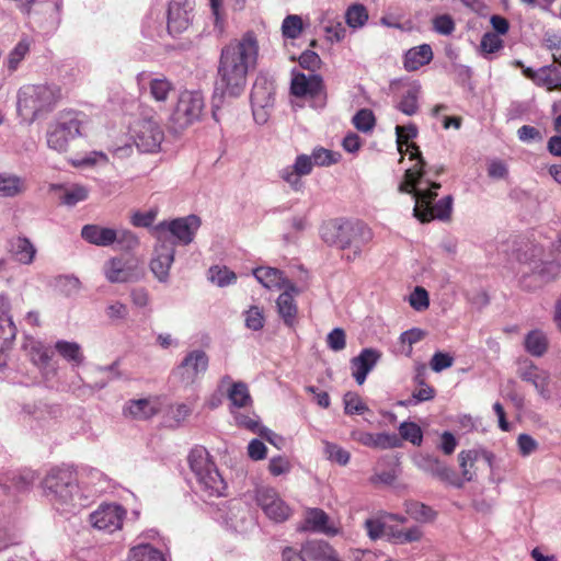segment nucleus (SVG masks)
<instances>
[{"instance_id": "1", "label": "nucleus", "mask_w": 561, "mask_h": 561, "mask_svg": "<svg viewBox=\"0 0 561 561\" xmlns=\"http://www.w3.org/2000/svg\"><path fill=\"white\" fill-rule=\"evenodd\" d=\"M409 153L410 160H416V163L405 170L404 179L399 185V192L410 194L415 201L413 216L422 224L433 220L449 221L453 214L454 198L447 195L434 204L437 197V190L440 183L428 182L430 187L426 190L417 188V184L425 175L426 161L422 157L420 147L411 142L403 149V154Z\"/></svg>"}, {"instance_id": "2", "label": "nucleus", "mask_w": 561, "mask_h": 561, "mask_svg": "<svg viewBox=\"0 0 561 561\" xmlns=\"http://www.w3.org/2000/svg\"><path fill=\"white\" fill-rule=\"evenodd\" d=\"M259 42L249 31L221 48L217 67L216 91L222 96H239L247 85L250 70L256 67Z\"/></svg>"}, {"instance_id": "3", "label": "nucleus", "mask_w": 561, "mask_h": 561, "mask_svg": "<svg viewBox=\"0 0 561 561\" xmlns=\"http://www.w3.org/2000/svg\"><path fill=\"white\" fill-rule=\"evenodd\" d=\"M322 240L331 247L346 251L345 259L353 262L360 257L374 239L371 228L363 221L332 219L320 229Z\"/></svg>"}, {"instance_id": "4", "label": "nucleus", "mask_w": 561, "mask_h": 561, "mask_svg": "<svg viewBox=\"0 0 561 561\" xmlns=\"http://www.w3.org/2000/svg\"><path fill=\"white\" fill-rule=\"evenodd\" d=\"M187 460L196 478L198 490L204 496L219 497L225 495L227 484L205 448L196 447L192 449Z\"/></svg>"}, {"instance_id": "5", "label": "nucleus", "mask_w": 561, "mask_h": 561, "mask_svg": "<svg viewBox=\"0 0 561 561\" xmlns=\"http://www.w3.org/2000/svg\"><path fill=\"white\" fill-rule=\"evenodd\" d=\"M90 118L82 112H67L53 124L46 135L47 146L58 152H66L77 137L87 136Z\"/></svg>"}, {"instance_id": "6", "label": "nucleus", "mask_w": 561, "mask_h": 561, "mask_svg": "<svg viewBox=\"0 0 561 561\" xmlns=\"http://www.w3.org/2000/svg\"><path fill=\"white\" fill-rule=\"evenodd\" d=\"M340 158L341 154L339 152L318 147L313 149L311 156H297L293 165H288L279 171V176L297 192L304 185L301 178L309 175L312 172L313 165L330 167L337 163Z\"/></svg>"}, {"instance_id": "7", "label": "nucleus", "mask_w": 561, "mask_h": 561, "mask_svg": "<svg viewBox=\"0 0 561 561\" xmlns=\"http://www.w3.org/2000/svg\"><path fill=\"white\" fill-rule=\"evenodd\" d=\"M43 488L49 501L58 506H75L79 497L78 479L68 468H54L43 480Z\"/></svg>"}, {"instance_id": "8", "label": "nucleus", "mask_w": 561, "mask_h": 561, "mask_svg": "<svg viewBox=\"0 0 561 561\" xmlns=\"http://www.w3.org/2000/svg\"><path fill=\"white\" fill-rule=\"evenodd\" d=\"M61 98L60 89L48 84H28L20 89L18 108L33 118L51 111Z\"/></svg>"}, {"instance_id": "9", "label": "nucleus", "mask_w": 561, "mask_h": 561, "mask_svg": "<svg viewBox=\"0 0 561 561\" xmlns=\"http://www.w3.org/2000/svg\"><path fill=\"white\" fill-rule=\"evenodd\" d=\"M205 100L201 92L184 90L179 94L170 122L175 130H184L201 121Z\"/></svg>"}, {"instance_id": "10", "label": "nucleus", "mask_w": 561, "mask_h": 561, "mask_svg": "<svg viewBox=\"0 0 561 561\" xmlns=\"http://www.w3.org/2000/svg\"><path fill=\"white\" fill-rule=\"evenodd\" d=\"M201 226L197 216L191 215L183 218H176L171 221H162L153 228L157 241L174 242L188 244L193 241L196 230Z\"/></svg>"}, {"instance_id": "11", "label": "nucleus", "mask_w": 561, "mask_h": 561, "mask_svg": "<svg viewBox=\"0 0 561 561\" xmlns=\"http://www.w3.org/2000/svg\"><path fill=\"white\" fill-rule=\"evenodd\" d=\"M134 144L141 152H156L164 138L163 130L154 116L141 117L131 127Z\"/></svg>"}, {"instance_id": "12", "label": "nucleus", "mask_w": 561, "mask_h": 561, "mask_svg": "<svg viewBox=\"0 0 561 561\" xmlns=\"http://www.w3.org/2000/svg\"><path fill=\"white\" fill-rule=\"evenodd\" d=\"M126 510L118 504H102L90 514L91 525L102 531L112 534L122 529Z\"/></svg>"}, {"instance_id": "13", "label": "nucleus", "mask_w": 561, "mask_h": 561, "mask_svg": "<svg viewBox=\"0 0 561 561\" xmlns=\"http://www.w3.org/2000/svg\"><path fill=\"white\" fill-rule=\"evenodd\" d=\"M208 355L201 350L190 352L176 369L181 382L193 385L208 368Z\"/></svg>"}, {"instance_id": "14", "label": "nucleus", "mask_w": 561, "mask_h": 561, "mask_svg": "<svg viewBox=\"0 0 561 561\" xmlns=\"http://www.w3.org/2000/svg\"><path fill=\"white\" fill-rule=\"evenodd\" d=\"M324 83L320 75L293 73L290 93L296 98L317 99L324 94Z\"/></svg>"}, {"instance_id": "15", "label": "nucleus", "mask_w": 561, "mask_h": 561, "mask_svg": "<svg viewBox=\"0 0 561 561\" xmlns=\"http://www.w3.org/2000/svg\"><path fill=\"white\" fill-rule=\"evenodd\" d=\"M192 10V0H170L168 9V31L170 34H181L188 28Z\"/></svg>"}, {"instance_id": "16", "label": "nucleus", "mask_w": 561, "mask_h": 561, "mask_svg": "<svg viewBox=\"0 0 561 561\" xmlns=\"http://www.w3.org/2000/svg\"><path fill=\"white\" fill-rule=\"evenodd\" d=\"M137 83L140 89L148 85L150 96L156 102H167L171 92L174 91L173 83L164 76L152 78L150 73L142 71L137 76Z\"/></svg>"}, {"instance_id": "17", "label": "nucleus", "mask_w": 561, "mask_h": 561, "mask_svg": "<svg viewBox=\"0 0 561 561\" xmlns=\"http://www.w3.org/2000/svg\"><path fill=\"white\" fill-rule=\"evenodd\" d=\"M174 242L158 241L154 255L150 262V268L160 280L164 279L169 274V270L174 261Z\"/></svg>"}, {"instance_id": "18", "label": "nucleus", "mask_w": 561, "mask_h": 561, "mask_svg": "<svg viewBox=\"0 0 561 561\" xmlns=\"http://www.w3.org/2000/svg\"><path fill=\"white\" fill-rule=\"evenodd\" d=\"M283 289L284 291L276 300L277 311L284 323L293 328L296 323L298 313L295 296L299 294V289L293 283H288V286Z\"/></svg>"}, {"instance_id": "19", "label": "nucleus", "mask_w": 561, "mask_h": 561, "mask_svg": "<svg viewBox=\"0 0 561 561\" xmlns=\"http://www.w3.org/2000/svg\"><path fill=\"white\" fill-rule=\"evenodd\" d=\"M517 374L523 381L531 383L540 396L548 397L549 374L547 371L540 369L531 360H524L519 365Z\"/></svg>"}, {"instance_id": "20", "label": "nucleus", "mask_w": 561, "mask_h": 561, "mask_svg": "<svg viewBox=\"0 0 561 561\" xmlns=\"http://www.w3.org/2000/svg\"><path fill=\"white\" fill-rule=\"evenodd\" d=\"M381 353L375 348H364L358 356L351 360L352 375L358 385H363L367 375L376 366Z\"/></svg>"}, {"instance_id": "21", "label": "nucleus", "mask_w": 561, "mask_h": 561, "mask_svg": "<svg viewBox=\"0 0 561 561\" xmlns=\"http://www.w3.org/2000/svg\"><path fill=\"white\" fill-rule=\"evenodd\" d=\"M10 309L9 299L5 296H0V351L9 347L18 334Z\"/></svg>"}, {"instance_id": "22", "label": "nucleus", "mask_w": 561, "mask_h": 561, "mask_svg": "<svg viewBox=\"0 0 561 561\" xmlns=\"http://www.w3.org/2000/svg\"><path fill=\"white\" fill-rule=\"evenodd\" d=\"M424 470L444 483L456 488H462V481L455 470L439 460L437 457L425 458Z\"/></svg>"}, {"instance_id": "23", "label": "nucleus", "mask_w": 561, "mask_h": 561, "mask_svg": "<svg viewBox=\"0 0 561 561\" xmlns=\"http://www.w3.org/2000/svg\"><path fill=\"white\" fill-rule=\"evenodd\" d=\"M301 552L310 561H342L336 550L323 540L307 541Z\"/></svg>"}, {"instance_id": "24", "label": "nucleus", "mask_w": 561, "mask_h": 561, "mask_svg": "<svg viewBox=\"0 0 561 561\" xmlns=\"http://www.w3.org/2000/svg\"><path fill=\"white\" fill-rule=\"evenodd\" d=\"M253 114L256 116V110L266 108L274 103V88L266 79H256L250 94Z\"/></svg>"}, {"instance_id": "25", "label": "nucleus", "mask_w": 561, "mask_h": 561, "mask_svg": "<svg viewBox=\"0 0 561 561\" xmlns=\"http://www.w3.org/2000/svg\"><path fill=\"white\" fill-rule=\"evenodd\" d=\"M81 237L87 242L98 247H111L115 244V229L99 225H85L81 229Z\"/></svg>"}, {"instance_id": "26", "label": "nucleus", "mask_w": 561, "mask_h": 561, "mask_svg": "<svg viewBox=\"0 0 561 561\" xmlns=\"http://www.w3.org/2000/svg\"><path fill=\"white\" fill-rule=\"evenodd\" d=\"M160 411V404L157 399H137L129 400L124 409V413L136 420H148Z\"/></svg>"}, {"instance_id": "27", "label": "nucleus", "mask_w": 561, "mask_h": 561, "mask_svg": "<svg viewBox=\"0 0 561 561\" xmlns=\"http://www.w3.org/2000/svg\"><path fill=\"white\" fill-rule=\"evenodd\" d=\"M433 56L432 47L428 44L412 47L404 54L403 67L409 72L416 71L428 65L433 60Z\"/></svg>"}, {"instance_id": "28", "label": "nucleus", "mask_w": 561, "mask_h": 561, "mask_svg": "<svg viewBox=\"0 0 561 561\" xmlns=\"http://www.w3.org/2000/svg\"><path fill=\"white\" fill-rule=\"evenodd\" d=\"M253 275L268 289H283L288 286V283H291L282 271L274 267H257L253 271Z\"/></svg>"}, {"instance_id": "29", "label": "nucleus", "mask_w": 561, "mask_h": 561, "mask_svg": "<svg viewBox=\"0 0 561 561\" xmlns=\"http://www.w3.org/2000/svg\"><path fill=\"white\" fill-rule=\"evenodd\" d=\"M104 275L111 283H126L131 279L133 270L122 259L112 257L104 265Z\"/></svg>"}, {"instance_id": "30", "label": "nucleus", "mask_w": 561, "mask_h": 561, "mask_svg": "<svg viewBox=\"0 0 561 561\" xmlns=\"http://www.w3.org/2000/svg\"><path fill=\"white\" fill-rule=\"evenodd\" d=\"M25 191V179L12 173H0V197H15Z\"/></svg>"}, {"instance_id": "31", "label": "nucleus", "mask_w": 561, "mask_h": 561, "mask_svg": "<svg viewBox=\"0 0 561 561\" xmlns=\"http://www.w3.org/2000/svg\"><path fill=\"white\" fill-rule=\"evenodd\" d=\"M10 251L22 264H31L34 261L36 249L25 237H16L10 241Z\"/></svg>"}, {"instance_id": "32", "label": "nucleus", "mask_w": 561, "mask_h": 561, "mask_svg": "<svg viewBox=\"0 0 561 561\" xmlns=\"http://www.w3.org/2000/svg\"><path fill=\"white\" fill-rule=\"evenodd\" d=\"M536 85L545 88L549 92L561 91V70L554 65L539 68Z\"/></svg>"}, {"instance_id": "33", "label": "nucleus", "mask_w": 561, "mask_h": 561, "mask_svg": "<svg viewBox=\"0 0 561 561\" xmlns=\"http://www.w3.org/2000/svg\"><path fill=\"white\" fill-rule=\"evenodd\" d=\"M56 352L72 366H80L84 360L81 346L76 342L59 340L55 343Z\"/></svg>"}, {"instance_id": "34", "label": "nucleus", "mask_w": 561, "mask_h": 561, "mask_svg": "<svg viewBox=\"0 0 561 561\" xmlns=\"http://www.w3.org/2000/svg\"><path fill=\"white\" fill-rule=\"evenodd\" d=\"M306 524L309 528L316 531H321L327 535L337 534V529L328 525L329 516L321 508H310L306 514Z\"/></svg>"}, {"instance_id": "35", "label": "nucleus", "mask_w": 561, "mask_h": 561, "mask_svg": "<svg viewBox=\"0 0 561 561\" xmlns=\"http://www.w3.org/2000/svg\"><path fill=\"white\" fill-rule=\"evenodd\" d=\"M421 92V84L413 82L407 92L402 95L397 108L408 115L412 116L419 112V95Z\"/></svg>"}, {"instance_id": "36", "label": "nucleus", "mask_w": 561, "mask_h": 561, "mask_svg": "<svg viewBox=\"0 0 561 561\" xmlns=\"http://www.w3.org/2000/svg\"><path fill=\"white\" fill-rule=\"evenodd\" d=\"M478 460V451L474 449L461 450L458 454L459 467L461 470L462 484L465 482H471L476 476V462Z\"/></svg>"}, {"instance_id": "37", "label": "nucleus", "mask_w": 561, "mask_h": 561, "mask_svg": "<svg viewBox=\"0 0 561 561\" xmlns=\"http://www.w3.org/2000/svg\"><path fill=\"white\" fill-rule=\"evenodd\" d=\"M404 510L411 518L419 523H431L437 516V513L431 506L417 501H407Z\"/></svg>"}, {"instance_id": "38", "label": "nucleus", "mask_w": 561, "mask_h": 561, "mask_svg": "<svg viewBox=\"0 0 561 561\" xmlns=\"http://www.w3.org/2000/svg\"><path fill=\"white\" fill-rule=\"evenodd\" d=\"M524 345L530 355L540 357L548 350V340L542 331L533 330L526 335Z\"/></svg>"}, {"instance_id": "39", "label": "nucleus", "mask_w": 561, "mask_h": 561, "mask_svg": "<svg viewBox=\"0 0 561 561\" xmlns=\"http://www.w3.org/2000/svg\"><path fill=\"white\" fill-rule=\"evenodd\" d=\"M128 561H165L163 553L149 543L133 547Z\"/></svg>"}, {"instance_id": "40", "label": "nucleus", "mask_w": 561, "mask_h": 561, "mask_svg": "<svg viewBox=\"0 0 561 561\" xmlns=\"http://www.w3.org/2000/svg\"><path fill=\"white\" fill-rule=\"evenodd\" d=\"M228 398L236 408H245L252 403L249 388L242 381L232 382L228 391Z\"/></svg>"}, {"instance_id": "41", "label": "nucleus", "mask_w": 561, "mask_h": 561, "mask_svg": "<svg viewBox=\"0 0 561 561\" xmlns=\"http://www.w3.org/2000/svg\"><path fill=\"white\" fill-rule=\"evenodd\" d=\"M369 14L362 3L351 4L345 12V22L352 28H360L368 21Z\"/></svg>"}, {"instance_id": "42", "label": "nucleus", "mask_w": 561, "mask_h": 561, "mask_svg": "<svg viewBox=\"0 0 561 561\" xmlns=\"http://www.w3.org/2000/svg\"><path fill=\"white\" fill-rule=\"evenodd\" d=\"M31 49V41L22 38L14 48L9 53L7 59V67L10 71H15L21 61L28 55Z\"/></svg>"}, {"instance_id": "43", "label": "nucleus", "mask_w": 561, "mask_h": 561, "mask_svg": "<svg viewBox=\"0 0 561 561\" xmlns=\"http://www.w3.org/2000/svg\"><path fill=\"white\" fill-rule=\"evenodd\" d=\"M394 543L403 545L420 541L423 537L422 530L414 526L409 529H390L389 533Z\"/></svg>"}, {"instance_id": "44", "label": "nucleus", "mask_w": 561, "mask_h": 561, "mask_svg": "<svg viewBox=\"0 0 561 561\" xmlns=\"http://www.w3.org/2000/svg\"><path fill=\"white\" fill-rule=\"evenodd\" d=\"M399 434L401 440H408L415 446H420L423 442V432L421 427L414 422H403L399 426Z\"/></svg>"}, {"instance_id": "45", "label": "nucleus", "mask_w": 561, "mask_h": 561, "mask_svg": "<svg viewBox=\"0 0 561 561\" xmlns=\"http://www.w3.org/2000/svg\"><path fill=\"white\" fill-rule=\"evenodd\" d=\"M89 196V190L81 185L75 184L71 187L65 188L61 196V203L68 206H75L79 202H83Z\"/></svg>"}, {"instance_id": "46", "label": "nucleus", "mask_w": 561, "mask_h": 561, "mask_svg": "<svg viewBox=\"0 0 561 561\" xmlns=\"http://www.w3.org/2000/svg\"><path fill=\"white\" fill-rule=\"evenodd\" d=\"M324 454L329 460L340 466H346L351 459V454L346 449L330 442H324Z\"/></svg>"}, {"instance_id": "47", "label": "nucleus", "mask_w": 561, "mask_h": 561, "mask_svg": "<svg viewBox=\"0 0 561 561\" xmlns=\"http://www.w3.org/2000/svg\"><path fill=\"white\" fill-rule=\"evenodd\" d=\"M279 499L276 490L271 486H260L255 490V501L264 513L266 508L272 507Z\"/></svg>"}, {"instance_id": "48", "label": "nucleus", "mask_w": 561, "mask_h": 561, "mask_svg": "<svg viewBox=\"0 0 561 561\" xmlns=\"http://www.w3.org/2000/svg\"><path fill=\"white\" fill-rule=\"evenodd\" d=\"M304 28L302 20L299 15L291 14L284 19L282 32L284 37L295 39L299 37Z\"/></svg>"}, {"instance_id": "49", "label": "nucleus", "mask_w": 561, "mask_h": 561, "mask_svg": "<svg viewBox=\"0 0 561 561\" xmlns=\"http://www.w3.org/2000/svg\"><path fill=\"white\" fill-rule=\"evenodd\" d=\"M353 124L359 131L368 133L376 125V118L371 110H359L353 117Z\"/></svg>"}, {"instance_id": "50", "label": "nucleus", "mask_w": 561, "mask_h": 561, "mask_svg": "<svg viewBox=\"0 0 561 561\" xmlns=\"http://www.w3.org/2000/svg\"><path fill=\"white\" fill-rule=\"evenodd\" d=\"M209 279L220 287L236 282V274L227 267L213 266L209 268Z\"/></svg>"}, {"instance_id": "51", "label": "nucleus", "mask_w": 561, "mask_h": 561, "mask_svg": "<svg viewBox=\"0 0 561 561\" xmlns=\"http://www.w3.org/2000/svg\"><path fill=\"white\" fill-rule=\"evenodd\" d=\"M344 410L346 414H364L368 411V407L363 402L362 398L355 392H346L344 394Z\"/></svg>"}, {"instance_id": "52", "label": "nucleus", "mask_w": 561, "mask_h": 561, "mask_svg": "<svg viewBox=\"0 0 561 561\" xmlns=\"http://www.w3.org/2000/svg\"><path fill=\"white\" fill-rule=\"evenodd\" d=\"M115 243L122 251H131L138 247L139 240L134 232L127 229H115Z\"/></svg>"}, {"instance_id": "53", "label": "nucleus", "mask_w": 561, "mask_h": 561, "mask_svg": "<svg viewBox=\"0 0 561 561\" xmlns=\"http://www.w3.org/2000/svg\"><path fill=\"white\" fill-rule=\"evenodd\" d=\"M503 39L499 34L486 32L480 42V48L483 54H493L503 48Z\"/></svg>"}, {"instance_id": "54", "label": "nucleus", "mask_w": 561, "mask_h": 561, "mask_svg": "<svg viewBox=\"0 0 561 561\" xmlns=\"http://www.w3.org/2000/svg\"><path fill=\"white\" fill-rule=\"evenodd\" d=\"M30 356L32 362L37 366H47L51 360V352L42 343H34L30 348Z\"/></svg>"}, {"instance_id": "55", "label": "nucleus", "mask_w": 561, "mask_h": 561, "mask_svg": "<svg viewBox=\"0 0 561 561\" xmlns=\"http://www.w3.org/2000/svg\"><path fill=\"white\" fill-rule=\"evenodd\" d=\"M290 514L289 506L282 499L276 501L272 507L266 508L265 512V515L276 523L285 522Z\"/></svg>"}, {"instance_id": "56", "label": "nucleus", "mask_w": 561, "mask_h": 561, "mask_svg": "<svg viewBox=\"0 0 561 561\" xmlns=\"http://www.w3.org/2000/svg\"><path fill=\"white\" fill-rule=\"evenodd\" d=\"M397 135V146L398 150L401 153V159L403 158V147L409 145V139L414 138L417 135V129L414 125L400 126L396 127Z\"/></svg>"}, {"instance_id": "57", "label": "nucleus", "mask_w": 561, "mask_h": 561, "mask_svg": "<svg viewBox=\"0 0 561 561\" xmlns=\"http://www.w3.org/2000/svg\"><path fill=\"white\" fill-rule=\"evenodd\" d=\"M414 380L420 386V388L412 394L414 399H416L419 402H423L430 401L435 397V389L425 382L422 373H417Z\"/></svg>"}, {"instance_id": "58", "label": "nucleus", "mask_w": 561, "mask_h": 561, "mask_svg": "<svg viewBox=\"0 0 561 561\" xmlns=\"http://www.w3.org/2000/svg\"><path fill=\"white\" fill-rule=\"evenodd\" d=\"M264 314L263 310L257 306H252L245 312V325L254 331H259L264 327Z\"/></svg>"}, {"instance_id": "59", "label": "nucleus", "mask_w": 561, "mask_h": 561, "mask_svg": "<svg viewBox=\"0 0 561 561\" xmlns=\"http://www.w3.org/2000/svg\"><path fill=\"white\" fill-rule=\"evenodd\" d=\"M291 470V462L285 456L272 457L268 462V472L273 477L286 474Z\"/></svg>"}, {"instance_id": "60", "label": "nucleus", "mask_w": 561, "mask_h": 561, "mask_svg": "<svg viewBox=\"0 0 561 561\" xmlns=\"http://www.w3.org/2000/svg\"><path fill=\"white\" fill-rule=\"evenodd\" d=\"M401 438L392 433H378L375 434V448L390 449L401 447Z\"/></svg>"}, {"instance_id": "61", "label": "nucleus", "mask_w": 561, "mask_h": 561, "mask_svg": "<svg viewBox=\"0 0 561 561\" xmlns=\"http://www.w3.org/2000/svg\"><path fill=\"white\" fill-rule=\"evenodd\" d=\"M36 479L37 476L33 470L24 469L20 473L13 476L12 483L16 490L23 491L33 485Z\"/></svg>"}, {"instance_id": "62", "label": "nucleus", "mask_w": 561, "mask_h": 561, "mask_svg": "<svg viewBox=\"0 0 561 561\" xmlns=\"http://www.w3.org/2000/svg\"><path fill=\"white\" fill-rule=\"evenodd\" d=\"M410 305L417 311L427 309L430 306V298L427 291L423 287H415L410 295Z\"/></svg>"}, {"instance_id": "63", "label": "nucleus", "mask_w": 561, "mask_h": 561, "mask_svg": "<svg viewBox=\"0 0 561 561\" xmlns=\"http://www.w3.org/2000/svg\"><path fill=\"white\" fill-rule=\"evenodd\" d=\"M328 346L335 352L342 351L346 346V335L343 329H333L327 337Z\"/></svg>"}, {"instance_id": "64", "label": "nucleus", "mask_w": 561, "mask_h": 561, "mask_svg": "<svg viewBox=\"0 0 561 561\" xmlns=\"http://www.w3.org/2000/svg\"><path fill=\"white\" fill-rule=\"evenodd\" d=\"M453 364L454 357L444 352H436L430 362V366L435 373H440L442 370L451 367Z\"/></svg>"}]
</instances>
